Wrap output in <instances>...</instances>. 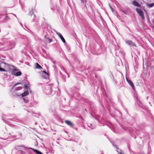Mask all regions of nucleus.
Masks as SVG:
<instances>
[{
  "label": "nucleus",
  "mask_w": 154,
  "mask_h": 154,
  "mask_svg": "<svg viewBox=\"0 0 154 154\" xmlns=\"http://www.w3.org/2000/svg\"><path fill=\"white\" fill-rule=\"evenodd\" d=\"M88 126L90 128V129H89L88 130L94 129L95 128V126H93L92 125L91 123H88Z\"/></svg>",
  "instance_id": "nucleus-16"
},
{
  "label": "nucleus",
  "mask_w": 154,
  "mask_h": 154,
  "mask_svg": "<svg viewBox=\"0 0 154 154\" xmlns=\"http://www.w3.org/2000/svg\"><path fill=\"white\" fill-rule=\"evenodd\" d=\"M126 43L128 45H131L133 46L136 47V44L134 43L131 40H126L125 41Z\"/></svg>",
  "instance_id": "nucleus-6"
},
{
  "label": "nucleus",
  "mask_w": 154,
  "mask_h": 154,
  "mask_svg": "<svg viewBox=\"0 0 154 154\" xmlns=\"http://www.w3.org/2000/svg\"><path fill=\"white\" fill-rule=\"evenodd\" d=\"M44 40L45 42H46L47 43H50L52 41V39L48 37H47L46 35H45L44 38Z\"/></svg>",
  "instance_id": "nucleus-8"
},
{
  "label": "nucleus",
  "mask_w": 154,
  "mask_h": 154,
  "mask_svg": "<svg viewBox=\"0 0 154 154\" xmlns=\"http://www.w3.org/2000/svg\"><path fill=\"white\" fill-rule=\"evenodd\" d=\"M29 93L28 91H25L22 94H20V95L21 96L22 98L24 97L27 95L29 94Z\"/></svg>",
  "instance_id": "nucleus-12"
},
{
  "label": "nucleus",
  "mask_w": 154,
  "mask_h": 154,
  "mask_svg": "<svg viewBox=\"0 0 154 154\" xmlns=\"http://www.w3.org/2000/svg\"><path fill=\"white\" fill-rule=\"evenodd\" d=\"M109 4V7H110V8H111L112 11V12H114V9H113L111 7V6L110 5V4Z\"/></svg>",
  "instance_id": "nucleus-27"
},
{
  "label": "nucleus",
  "mask_w": 154,
  "mask_h": 154,
  "mask_svg": "<svg viewBox=\"0 0 154 154\" xmlns=\"http://www.w3.org/2000/svg\"><path fill=\"white\" fill-rule=\"evenodd\" d=\"M100 154H104V153H103V152H102V153H101Z\"/></svg>",
  "instance_id": "nucleus-42"
},
{
  "label": "nucleus",
  "mask_w": 154,
  "mask_h": 154,
  "mask_svg": "<svg viewBox=\"0 0 154 154\" xmlns=\"http://www.w3.org/2000/svg\"><path fill=\"white\" fill-rule=\"evenodd\" d=\"M95 54L97 55V54Z\"/></svg>",
  "instance_id": "nucleus-44"
},
{
  "label": "nucleus",
  "mask_w": 154,
  "mask_h": 154,
  "mask_svg": "<svg viewBox=\"0 0 154 154\" xmlns=\"http://www.w3.org/2000/svg\"><path fill=\"white\" fill-rule=\"evenodd\" d=\"M136 11L139 15L141 17L142 19L143 20H145V17L143 11L138 8H136Z\"/></svg>",
  "instance_id": "nucleus-2"
},
{
  "label": "nucleus",
  "mask_w": 154,
  "mask_h": 154,
  "mask_svg": "<svg viewBox=\"0 0 154 154\" xmlns=\"http://www.w3.org/2000/svg\"><path fill=\"white\" fill-rule=\"evenodd\" d=\"M65 122L69 126L73 127L74 126L73 124L69 120H65Z\"/></svg>",
  "instance_id": "nucleus-10"
},
{
  "label": "nucleus",
  "mask_w": 154,
  "mask_h": 154,
  "mask_svg": "<svg viewBox=\"0 0 154 154\" xmlns=\"http://www.w3.org/2000/svg\"><path fill=\"white\" fill-rule=\"evenodd\" d=\"M14 15V16H15L16 17V16L15 14H13Z\"/></svg>",
  "instance_id": "nucleus-39"
},
{
  "label": "nucleus",
  "mask_w": 154,
  "mask_h": 154,
  "mask_svg": "<svg viewBox=\"0 0 154 154\" xmlns=\"http://www.w3.org/2000/svg\"><path fill=\"white\" fill-rule=\"evenodd\" d=\"M126 80L128 84L131 86L132 89L133 90L134 89V85L132 81L130 79H128L126 78Z\"/></svg>",
  "instance_id": "nucleus-7"
},
{
  "label": "nucleus",
  "mask_w": 154,
  "mask_h": 154,
  "mask_svg": "<svg viewBox=\"0 0 154 154\" xmlns=\"http://www.w3.org/2000/svg\"><path fill=\"white\" fill-rule=\"evenodd\" d=\"M52 63H54V64H55L56 63V61H55V60H52Z\"/></svg>",
  "instance_id": "nucleus-29"
},
{
  "label": "nucleus",
  "mask_w": 154,
  "mask_h": 154,
  "mask_svg": "<svg viewBox=\"0 0 154 154\" xmlns=\"http://www.w3.org/2000/svg\"><path fill=\"white\" fill-rule=\"evenodd\" d=\"M24 88L26 89H27L28 88V87L26 85H25L24 86Z\"/></svg>",
  "instance_id": "nucleus-25"
},
{
  "label": "nucleus",
  "mask_w": 154,
  "mask_h": 154,
  "mask_svg": "<svg viewBox=\"0 0 154 154\" xmlns=\"http://www.w3.org/2000/svg\"><path fill=\"white\" fill-rule=\"evenodd\" d=\"M106 97H107V99H106V100H107V99H108L109 100V101L110 102H111L112 101H111V99L108 96V95H106Z\"/></svg>",
  "instance_id": "nucleus-23"
},
{
  "label": "nucleus",
  "mask_w": 154,
  "mask_h": 154,
  "mask_svg": "<svg viewBox=\"0 0 154 154\" xmlns=\"http://www.w3.org/2000/svg\"><path fill=\"white\" fill-rule=\"evenodd\" d=\"M19 135H20V137H21L22 136V134L20 133H19Z\"/></svg>",
  "instance_id": "nucleus-33"
},
{
  "label": "nucleus",
  "mask_w": 154,
  "mask_h": 154,
  "mask_svg": "<svg viewBox=\"0 0 154 154\" xmlns=\"http://www.w3.org/2000/svg\"><path fill=\"white\" fill-rule=\"evenodd\" d=\"M41 76L45 79H47L49 77V74H41Z\"/></svg>",
  "instance_id": "nucleus-13"
},
{
  "label": "nucleus",
  "mask_w": 154,
  "mask_h": 154,
  "mask_svg": "<svg viewBox=\"0 0 154 154\" xmlns=\"http://www.w3.org/2000/svg\"><path fill=\"white\" fill-rule=\"evenodd\" d=\"M147 20H148V22H149V23H150V21L149 19V16H148V15H147Z\"/></svg>",
  "instance_id": "nucleus-28"
},
{
  "label": "nucleus",
  "mask_w": 154,
  "mask_h": 154,
  "mask_svg": "<svg viewBox=\"0 0 154 154\" xmlns=\"http://www.w3.org/2000/svg\"><path fill=\"white\" fill-rule=\"evenodd\" d=\"M45 89V92L48 95H49L52 94H53L57 90V88L54 87V85L52 84L46 85Z\"/></svg>",
  "instance_id": "nucleus-1"
},
{
  "label": "nucleus",
  "mask_w": 154,
  "mask_h": 154,
  "mask_svg": "<svg viewBox=\"0 0 154 154\" xmlns=\"http://www.w3.org/2000/svg\"><path fill=\"white\" fill-rule=\"evenodd\" d=\"M37 123H35V125H37Z\"/></svg>",
  "instance_id": "nucleus-41"
},
{
  "label": "nucleus",
  "mask_w": 154,
  "mask_h": 154,
  "mask_svg": "<svg viewBox=\"0 0 154 154\" xmlns=\"http://www.w3.org/2000/svg\"><path fill=\"white\" fill-rule=\"evenodd\" d=\"M153 28H154V26H153Z\"/></svg>",
  "instance_id": "nucleus-46"
},
{
  "label": "nucleus",
  "mask_w": 154,
  "mask_h": 154,
  "mask_svg": "<svg viewBox=\"0 0 154 154\" xmlns=\"http://www.w3.org/2000/svg\"><path fill=\"white\" fill-rule=\"evenodd\" d=\"M85 110L87 112V110H86V109H85Z\"/></svg>",
  "instance_id": "nucleus-40"
},
{
  "label": "nucleus",
  "mask_w": 154,
  "mask_h": 154,
  "mask_svg": "<svg viewBox=\"0 0 154 154\" xmlns=\"http://www.w3.org/2000/svg\"><path fill=\"white\" fill-rule=\"evenodd\" d=\"M26 28L27 29H28V28L26 27Z\"/></svg>",
  "instance_id": "nucleus-43"
},
{
  "label": "nucleus",
  "mask_w": 154,
  "mask_h": 154,
  "mask_svg": "<svg viewBox=\"0 0 154 154\" xmlns=\"http://www.w3.org/2000/svg\"><path fill=\"white\" fill-rule=\"evenodd\" d=\"M20 83H16L14 85L13 87V88H12L11 90V94L14 97H17L20 96V94H18L16 92V91H13L12 90V88H14V87L20 84Z\"/></svg>",
  "instance_id": "nucleus-3"
},
{
  "label": "nucleus",
  "mask_w": 154,
  "mask_h": 154,
  "mask_svg": "<svg viewBox=\"0 0 154 154\" xmlns=\"http://www.w3.org/2000/svg\"><path fill=\"white\" fill-rule=\"evenodd\" d=\"M41 74H48L46 71H43L42 72Z\"/></svg>",
  "instance_id": "nucleus-26"
},
{
  "label": "nucleus",
  "mask_w": 154,
  "mask_h": 154,
  "mask_svg": "<svg viewBox=\"0 0 154 154\" xmlns=\"http://www.w3.org/2000/svg\"><path fill=\"white\" fill-rule=\"evenodd\" d=\"M2 119L3 120V121L5 122L6 123H7V124H9V122L7 120H5L4 118L3 117L2 118Z\"/></svg>",
  "instance_id": "nucleus-22"
},
{
  "label": "nucleus",
  "mask_w": 154,
  "mask_h": 154,
  "mask_svg": "<svg viewBox=\"0 0 154 154\" xmlns=\"http://www.w3.org/2000/svg\"><path fill=\"white\" fill-rule=\"evenodd\" d=\"M3 63V62H2L0 61V71L3 72L6 71V70L5 69L2 68L1 67V64Z\"/></svg>",
  "instance_id": "nucleus-18"
},
{
  "label": "nucleus",
  "mask_w": 154,
  "mask_h": 154,
  "mask_svg": "<svg viewBox=\"0 0 154 154\" xmlns=\"http://www.w3.org/2000/svg\"><path fill=\"white\" fill-rule=\"evenodd\" d=\"M81 3H82L83 4H84V3H85V2H84V0H81Z\"/></svg>",
  "instance_id": "nucleus-31"
},
{
  "label": "nucleus",
  "mask_w": 154,
  "mask_h": 154,
  "mask_svg": "<svg viewBox=\"0 0 154 154\" xmlns=\"http://www.w3.org/2000/svg\"><path fill=\"white\" fill-rule=\"evenodd\" d=\"M35 65L36 68L38 69H41L42 68V66L38 63H36Z\"/></svg>",
  "instance_id": "nucleus-17"
},
{
  "label": "nucleus",
  "mask_w": 154,
  "mask_h": 154,
  "mask_svg": "<svg viewBox=\"0 0 154 154\" xmlns=\"http://www.w3.org/2000/svg\"><path fill=\"white\" fill-rule=\"evenodd\" d=\"M3 45H4L3 43H1V42H0V46H2Z\"/></svg>",
  "instance_id": "nucleus-30"
},
{
  "label": "nucleus",
  "mask_w": 154,
  "mask_h": 154,
  "mask_svg": "<svg viewBox=\"0 0 154 154\" xmlns=\"http://www.w3.org/2000/svg\"><path fill=\"white\" fill-rule=\"evenodd\" d=\"M2 15H0V19H1L2 18Z\"/></svg>",
  "instance_id": "nucleus-38"
},
{
  "label": "nucleus",
  "mask_w": 154,
  "mask_h": 154,
  "mask_svg": "<svg viewBox=\"0 0 154 154\" xmlns=\"http://www.w3.org/2000/svg\"><path fill=\"white\" fill-rule=\"evenodd\" d=\"M12 74L16 76H19L22 73L20 71H14L12 72Z\"/></svg>",
  "instance_id": "nucleus-9"
},
{
  "label": "nucleus",
  "mask_w": 154,
  "mask_h": 154,
  "mask_svg": "<svg viewBox=\"0 0 154 154\" xmlns=\"http://www.w3.org/2000/svg\"><path fill=\"white\" fill-rule=\"evenodd\" d=\"M126 9H127V10H129V8L128 7L126 8Z\"/></svg>",
  "instance_id": "nucleus-34"
},
{
  "label": "nucleus",
  "mask_w": 154,
  "mask_h": 154,
  "mask_svg": "<svg viewBox=\"0 0 154 154\" xmlns=\"http://www.w3.org/2000/svg\"><path fill=\"white\" fill-rule=\"evenodd\" d=\"M148 6L150 7L151 8L154 6V3H149L147 4Z\"/></svg>",
  "instance_id": "nucleus-21"
},
{
  "label": "nucleus",
  "mask_w": 154,
  "mask_h": 154,
  "mask_svg": "<svg viewBox=\"0 0 154 154\" xmlns=\"http://www.w3.org/2000/svg\"><path fill=\"white\" fill-rule=\"evenodd\" d=\"M113 145L117 149H118L117 150V152L119 154H124V153L122 152V150H120L119 149V148L116 145L113 144Z\"/></svg>",
  "instance_id": "nucleus-11"
},
{
  "label": "nucleus",
  "mask_w": 154,
  "mask_h": 154,
  "mask_svg": "<svg viewBox=\"0 0 154 154\" xmlns=\"http://www.w3.org/2000/svg\"><path fill=\"white\" fill-rule=\"evenodd\" d=\"M29 149H31L33 150V151L37 154H43V153L42 152H40V151H38V150L34 149L31 148H29Z\"/></svg>",
  "instance_id": "nucleus-14"
},
{
  "label": "nucleus",
  "mask_w": 154,
  "mask_h": 154,
  "mask_svg": "<svg viewBox=\"0 0 154 154\" xmlns=\"http://www.w3.org/2000/svg\"><path fill=\"white\" fill-rule=\"evenodd\" d=\"M136 130L138 131H139V130H140V129H139V128H136Z\"/></svg>",
  "instance_id": "nucleus-32"
},
{
  "label": "nucleus",
  "mask_w": 154,
  "mask_h": 154,
  "mask_svg": "<svg viewBox=\"0 0 154 154\" xmlns=\"http://www.w3.org/2000/svg\"><path fill=\"white\" fill-rule=\"evenodd\" d=\"M23 101L25 103H27L28 102L29 100L26 97H23L22 98Z\"/></svg>",
  "instance_id": "nucleus-19"
},
{
  "label": "nucleus",
  "mask_w": 154,
  "mask_h": 154,
  "mask_svg": "<svg viewBox=\"0 0 154 154\" xmlns=\"http://www.w3.org/2000/svg\"><path fill=\"white\" fill-rule=\"evenodd\" d=\"M13 137H17V136H16V135H14V136H13Z\"/></svg>",
  "instance_id": "nucleus-37"
},
{
  "label": "nucleus",
  "mask_w": 154,
  "mask_h": 154,
  "mask_svg": "<svg viewBox=\"0 0 154 154\" xmlns=\"http://www.w3.org/2000/svg\"><path fill=\"white\" fill-rule=\"evenodd\" d=\"M55 32H56L57 34L59 37L62 40L63 42L64 43L66 44L65 40L63 37V36L62 35L58 32H57L56 31H55Z\"/></svg>",
  "instance_id": "nucleus-5"
},
{
  "label": "nucleus",
  "mask_w": 154,
  "mask_h": 154,
  "mask_svg": "<svg viewBox=\"0 0 154 154\" xmlns=\"http://www.w3.org/2000/svg\"><path fill=\"white\" fill-rule=\"evenodd\" d=\"M34 8H32V10L30 11L29 12V15H31V17L33 16V21H35V18H36L35 15L34 14Z\"/></svg>",
  "instance_id": "nucleus-4"
},
{
  "label": "nucleus",
  "mask_w": 154,
  "mask_h": 154,
  "mask_svg": "<svg viewBox=\"0 0 154 154\" xmlns=\"http://www.w3.org/2000/svg\"><path fill=\"white\" fill-rule=\"evenodd\" d=\"M132 4L134 6L137 7H140V5L138 2L135 1H133L132 2Z\"/></svg>",
  "instance_id": "nucleus-15"
},
{
  "label": "nucleus",
  "mask_w": 154,
  "mask_h": 154,
  "mask_svg": "<svg viewBox=\"0 0 154 154\" xmlns=\"http://www.w3.org/2000/svg\"><path fill=\"white\" fill-rule=\"evenodd\" d=\"M23 87L21 86H19L15 88V91H19L22 90L23 89Z\"/></svg>",
  "instance_id": "nucleus-20"
},
{
  "label": "nucleus",
  "mask_w": 154,
  "mask_h": 154,
  "mask_svg": "<svg viewBox=\"0 0 154 154\" xmlns=\"http://www.w3.org/2000/svg\"><path fill=\"white\" fill-rule=\"evenodd\" d=\"M151 68H152V69H154V66H152L151 67Z\"/></svg>",
  "instance_id": "nucleus-36"
},
{
  "label": "nucleus",
  "mask_w": 154,
  "mask_h": 154,
  "mask_svg": "<svg viewBox=\"0 0 154 154\" xmlns=\"http://www.w3.org/2000/svg\"><path fill=\"white\" fill-rule=\"evenodd\" d=\"M122 11L126 15L127 14V11L126 10H122Z\"/></svg>",
  "instance_id": "nucleus-24"
},
{
  "label": "nucleus",
  "mask_w": 154,
  "mask_h": 154,
  "mask_svg": "<svg viewBox=\"0 0 154 154\" xmlns=\"http://www.w3.org/2000/svg\"><path fill=\"white\" fill-rule=\"evenodd\" d=\"M133 153H134V154H135L134 153V152H133Z\"/></svg>",
  "instance_id": "nucleus-45"
},
{
  "label": "nucleus",
  "mask_w": 154,
  "mask_h": 154,
  "mask_svg": "<svg viewBox=\"0 0 154 154\" xmlns=\"http://www.w3.org/2000/svg\"><path fill=\"white\" fill-rule=\"evenodd\" d=\"M7 120H12V119H7Z\"/></svg>",
  "instance_id": "nucleus-35"
}]
</instances>
